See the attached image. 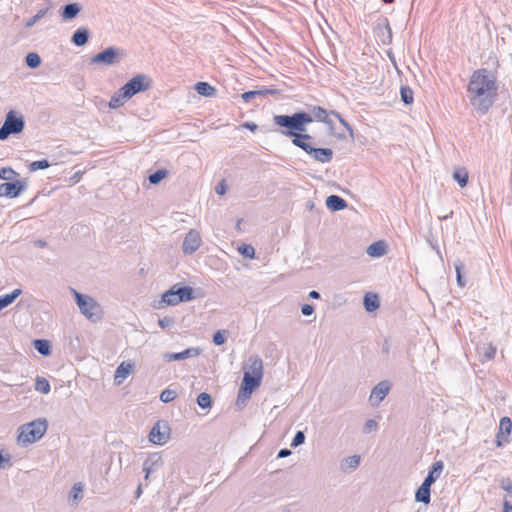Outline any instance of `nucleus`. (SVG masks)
I'll list each match as a JSON object with an SVG mask.
<instances>
[{"label":"nucleus","instance_id":"f257e3e1","mask_svg":"<svg viewBox=\"0 0 512 512\" xmlns=\"http://www.w3.org/2000/svg\"><path fill=\"white\" fill-rule=\"evenodd\" d=\"M497 84L493 75L486 69L473 72L467 87L468 98L478 114H485L491 108L497 94Z\"/></svg>","mask_w":512,"mask_h":512},{"label":"nucleus","instance_id":"f03ea898","mask_svg":"<svg viewBox=\"0 0 512 512\" xmlns=\"http://www.w3.org/2000/svg\"><path fill=\"white\" fill-rule=\"evenodd\" d=\"M313 122L309 113L295 112L292 115H274L273 123L278 127L279 134L291 138L292 144L306 151L313 140V136L307 133V125Z\"/></svg>","mask_w":512,"mask_h":512},{"label":"nucleus","instance_id":"7ed1b4c3","mask_svg":"<svg viewBox=\"0 0 512 512\" xmlns=\"http://www.w3.org/2000/svg\"><path fill=\"white\" fill-rule=\"evenodd\" d=\"M48 428L47 420L38 418L19 428L18 442L22 445L34 443L41 439Z\"/></svg>","mask_w":512,"mask_h":512},{"label":"nucleus","instance_id":"20e7f679","mask_svg":"<svg viewBox=\"0 0 512 512\" xmlns=\"http://www.w3.org/2000/svg\"><path fill=\"white\" fill-rule=\"evenodd\" d=\"M195 298L194 290L190 286L174 285L171 289L162 294L161 304L175 306L181 302H188Z\"/></svg>","mask_w":512,"mask_h":512},{"label":"nucleus","instance_id":"39448f33","mask_svg":"<svg viewBox=\"0 0 512 512\" xmlns=\"http://www.w3.org/2000/svg\"><path fill=\"white\" fill-rule=\"evenodd\" d=\"M25 127L24 117L14 110H10L0 128V140H6L11 134H19Z\"/></svg>","mask_w":512,"mask_h":512},{"label":"nucleus","instance_id":"423d86ee","mask_svg":"<svg viewBox=\"0 0 512 512\" xmlns=\"http://www.w3.org/2000/svg\"><path fill=\"white\" fill-rule=\"evenodd\" d=\"M151 87V80L145 74H138L132 77L127 83L121 87L122 96L126 99L132 98L140 92H144Z\"/></svg>","mask_w":512,"mask_h":512},{"label":"nucleus","instance_id":"0eeeda50","mask_svg":"<svg viewBox=\"0 0 512 512\" xmlns=\"http://www.w3.org/2000/svg\"><path fill=\"white\" fill-rule=\"evenodd\" d=\"M122 52L113 46L106 48L105 50L95 54L91 58V62L95 64H103L106 66H112L118 64L122 58Z\"/></svg>","mask_w":512,"mask_h":512},{"label":"nucleus","instance_id":"6e6552de","mask_svg":"<svg viewBox=\"0 0 512 512\" xmlns=\"http://www.w3.org/2000/svg\"><path fill=\"white\" fill-rule=\"evenodd\" d=\"M76 303L83 315H85L89 319H93L96 316V310H98L99 306L95 302V300L87 295H83L74 290Z\"/></svg>","mask_w":512,"mask_h":512},{"label":"nucleus","instance_id":"1a4fd4ad","mask_svg":"<svg viewBox=\"0 0 512 512\" xmlns=\"http://www.w3.org/2000/svg\"><path fill=\"white\" fill-rule=\"evenodd\" d=\"M170 438V428L164 421H158L149 433V440L156 445H164Z\"/></svg>","mask_w":512,"mask_h":512},{"label":"nucleus","instance_id":"9d476101","mask_svg":"<svg viewBox=\"0 0 512 512\" xmlns=\"http://www.w3.org/2000/svg\"><path fill=\"white\" fill-rule=\"evenodd\" d=\"M4 197L16 198L21 195L28 187L27 179L15 180L2 183Z\"/></svg>","mask_w":512,"mask_h":512},{"label":"nucleus","instance_id":"9b49d317","mask_svg":"<svg viewBox=\"0 0 512 512\" xmlns=\"http://www.w3.org/2000/svg\"><path fill=\"white\" fill-rule=\"evenodd\" d=\"M390 384L388 381H381L371 391L369 402L372 407H377L384 400L390 391Z\"/></svg>","mask_w":512,"mask_h":512},{"label":"nucleus","instance_id":"f8f14e48","mask_svg":"<svg viewBox=\"0 0 512 512\" xmlns=\"http://www.w3.org/2000/svg\"><path fill=\"white\" fill-rule=\"evenodd\" d=\"M201 244L200 234L196 230H190L183 241L182 249L185 254H193Z\"/></svg>","mask_w":512,"mask_h":512},{"label":"nucleus","instance_id":"ddd939ff","mask_svg":"<svg viewBox=\"0 0 512 512\" xmlns=\"http://www.w3.org/2000/svg\"><path fill=\"white\" fill-rule=\"evenodd\" d=\"M244 373H249L252 376L263 377V362L257 355L249 357L247 364L243 367Z\"/></svg>","mask_w":512,"mask_h":512},{"label":"nucleus","instance_id":"4468645a","mask_svg":"<svg viewBox=\"0 0 512 512\" xmlns=\"http://www.w3.org/2000/svg\"><path fill=\"white\" fill-rule=\"evenodd\" d=\"M305 152L320 163H328L333 158V150L330 148H315L311 145Z\"/></svg>","mask_w":512,"mask_h":512},{"label":"nucleus","instance_id":"2eb2a0df","mask_svg":"<svg viewBox=\"0 0 512 512\" xmlns=\"http://www.w3.org/2000/svg\"><path fill=\"white\" fill-rule=\"evenodd\" d=\"M200 353H201V349L200 348L191 347V348L185 349L182 352L165 353L163 355V358L167 362H170V361H180V360H184V359H187V358L197 357V356L200 355Z\"/></svg>","mask_w":512,"mask_h":512},{"label":"nucleus","instance_id":"dca6fc26","mask_svg":"<svg viewBox=\"0 0 512 512\" xmlns=\"http://www.w3.org/2000/svg\"><path fill=\"white\" fill-rule=\"evenodd\" d=\"M512 430V421L509 417H502L499 423V431L496 435L497 446H502L503 442L508 441V436Z\"/></svg>","mask_w":512,"mask_h":512},{"label":"nucleus","instance_id":"f3484780","mask_svg":"<svg viewBox=\"0 0 512 512\" xmlns=\"http://www.w3.org/2000/svg\"><path fill=\"white\" fill-rule=\"evenodd\" d=\"M360 456L359 455H353L344 458L340 463V469L344 473H351L354 470H356L360 464Z\"/></svg>","mask_w":512,"mask_h":512},{"label":"nucleus","instance_id":"a211bd4d","mask_svg":"<svg viewBox=\"0 0 512 512\" xmlns=\"http://www.w3.org/2000/svg\"><path fill=\"white\" fill-rule=\"evenodd\" d=\"M443 468L444 464L442 461L433 463L423 482L431 486L440 477Z\"/></svg>","mask_w":512,"mask_h":512},{"label":"nucleus","instance_id":"6ab92c4d","mask_svg":"<svg viewBox=\"0 0 512 512\" xmlns=\"http://www.w3.org/2000/svg\"><path fill=\"white\" fill-rule=\"evenodd\" d=\"M82 7L79 3H69L62 7L61 17L63 20L74 19L81 11Z\"/></svg>","mask_w":512,"mask_h":512},{"label":"nucleus","instance_id":"aec40b11","mask_svg":"<svg viewBox=\"0 0 512 512\" xmlns=\"http://www.w3.org/2000/svg\"><path fill=\"white\" fill-rule=\"evenodd\" d=\"M277 92L276 89L271 88H261L258 90H251L242 93L241 98L244 102L249 103L252 99L257 96H266V95H274Z\"/></svg>","mask_w":512,"mask_h":512},{"label":"nucleus","instance_id":"412c9836","mask_svg":"<svg viewBox=\"0 0 512 512\" xmlns=\"http://www.w3.org/2000/svg\"><path fill=\"white\" fill-rule=\"evenodd\" d=\"M326 206L331 211H340L347 207V202L338 195H330L326 198Z\"/></svg>","mask_w":512,"mask_h":512},{"label":"nucleus","instance_id":"4be33fe9","mask_svg":"<svg viewBox=\"0 0 512 512\" xmlns=\"http://www.w3.org/2000/svg\"><path fill=\"white\" fill-rule=\"evenodd\" d=\"M89 39V30L85 27L78 28L72 35L71 42L77 46H84Z\"/></svg>","mask_w":512,"mask_h":512},{"label":"nucleus","instance_id":"5701e85b","mask_svg":"<svg viewBox=\"0 0 512 512\" xmlns=\"http://www.w3.org/2000/svg\"><path fill=\"white\" fill-rule=\"evenodd\" d=\"M134 365L129 362H122L116 369L114 378L121 383L122 380L126 379L133 371Z\"/></svg>","mask_w":512,"mask_h":512},{"label":"nucleus","instance_id":"b1692460","mask_svg":"<svg viewBox=\"0 0 512 512\" xmlns=\"http://www.w3.org/2000/svg\"><path fill=\"white\" fill-rule=\"evenodd\" d=\"M415 500L420 503L429 504L431 500V486L422 482L415 493Z\"/></svg>","mask_w":512,"mask_h":512},{"label":"nucleus","instance_id":"393cba45","mask_svg":"<svg viewBox=\"0 0 512 512\" xmlns=\"http://www.w3.org/2000/svg\"><path fill=\"white\" fill-rule=\"evenodd\" d=\"M309 114L317 121L324 122L328 125L332 124V121L328 118L330 112L320 106H314Z\"/></svg>","mask_w":512,"mask_h":512},{"label":"nucleus","instance_id":"a878e982","mask_svg":"<svg viewBox=\"0 0 512 512\" xmlns=\"http://www.w3.org/2000/svg\"><path fill=\"white\" fill-rule=\"evenodd\" d=\"M261 380L262 378L252 376L249 373H244L241 385L243 386V389L254 391L260 386Z\"/></svg>","mask_w":512,"mask_h":512},{"label":"nucleus","instance_id":"bb28decb","mask_svg":"<svg viewBox=\"0 0 512 512\" xmlns=\"http://www.w3.org/2000/svg\"><path fill=\"white\" fill-rule=\"evenodd\" d=\"M33 347L42 356H49L51 354V344L46 339L34 340Z\"/></svg>","mask_w":512,"mask_h":512},{"label":"nucleus","instance_id":"cd10ccee","mask_svg":"<svg viewBox=\"0 0 512 512\" xmlns=\"http://www.w3.org/2000/svg\"><path fill=\"white\" fill-rule=\"evenodd\" d=\"M378 35L383 44H389L392 41V31L387 19L384 20L383 26H378Z\"/></svg>","mask_w":512,"mask_h":512},{"label":"nucleus","instance_id":"c85d7f7f","mask_svg":"<svg viewBox=\"0 0 512 512\" xmlns=\"http://www.w3.org/2000/svg\"><path fill=\"white\" fill-rule=\"evenodd\" d=\"M22 290L17 288L14 289L11 293L0 296V311L10 304H12L18 296H20Z\"/></svg>","mask_w":512,"mask_h":512},{"label":"nucleus","instance_id":"c756f323","mask_svg":"<svg viewBox=\"0 0 512 512\" xmlns=\"http://www.w3.org/2000/svg\"><path fill=\"white\" fill-rule=\"evenodd\" d=\"M386 253V246L384 242H374L367 248V254L371 257H381Z\"/></svg>","mask_w":512,"mask_h":512},{"label":"nucleus","instance_id":"7c9ffc66","mask_svg":"<svg viewBox=\"0 0 512 512\" xmlns=\"http://www.w3.org/2000/svg\"><path fill=\"white\" fill-rule=\"evenodd\" d=\"M363 303H364V308L366 309L367 312L375 311L380 305L378 296L376 294H370V293H367L364 296Z\"/></svg>","mask_w":512,"mask_h":512},{"label":"nucleus","instance_id":"2f4dec72","mask_svg":"<svg viewBox=\"0 0 512 512\" xmlns=\"http://www.w3.org/2000/svg\"><path fill=\"white\" fill-rule=\"evenodd\" d=\"M196 92L205 97L214 96L216 93V89L211 86L208 82H198L195 85Z\"/></svg>","mask_w":512,"mask_h":512},{"label":"nucleus","instance_id":"473e14b6","mask_svg":"<svg viewBox=\"0 0 512 512\" xmlns=\"http://www.w3.org/2000/svg\"><path fill=\"white\" fill-rule=\"evenodd\" d=\"M453 179L463 188L468 183V172L465 169H456L453 172Z\"/></svg>","mask_w":512,"mask_h":512},{"label":"nucleus","instance_id":"72a5a7b5","mask_svg":"<svg viewBox=\"0 0 512 512\" xmlns=\"http://www.w3.org/2000/svg\"><path fill=\"white\" fill-rule=\"evenodd\" d=\"M126 100H127L126 97L122 96V92H121V88H120L111 97L108 105H109L110 108L116 109V108L121 107Z\"/></svg>","mask_w":512,"mask_h":512},{"label":"nucleus","instance_id":"f704fd0d","mask_svg":"<svg viewBox=\"0 0 512 512\" xmlns=\"http://www.w3.org/2000/svg\"><path fill=\"white\" fill-rule=\"evenodd\" d=\"M50 383L44 377H37L35 382V390L41 392L43 394H48L50 392Z\"/></svg>","mask_w":512,"mask_h":512},{"label":"nucleus","instance_id":"c9c22d12","mask_svg":"<svg viewBox=\"0 0 512 512\" xmlns=\"http://www.w3.org/2000/svg\"><path fill=\"white\" fill-rule=\"evenodd\" d=\"M25 63L29 68H38L41 64L40 56L35 52H30L25 57Z\"/></svg>","mask_w":512,"mask_h":512},{"label":"nucleus","instance_id":"e433bc0d","mask_svg":"<svg viewBox=\"0 0 512 512\" xmlns=\"http://www.w3.org/2000/svg\"><path fill=\"white\" fill-rule=\"evenodd\" d=\"M479 353L484 360H492L496 354V347L491 344L484 345L479 349Z\"/></svg>","mask_w":512,"mask_h":512},{"label":"nucleus","instance_id":"4c0bfd02","mask_svg":"<svg viewBox=\"0 0 512 512\" xmlns=\"http://www.w3.org/2000/svg\"><path fill=\"white\" fill-rule=\"evenodd\" d=\"M197 404L199 405V407H201L202 409H208L211 407L212 405V398L210 396V394L206 393V392H202L200 393L198 396H197Z\"/></svg>","mask_w":512,"mask_h":512},{"label":"nucleus","instance_id":"58836bf2","mask_svg":"<svg viewBox=\"0 0 512 512\" xmlns=\"http://www.w3.org/2000/svg\"><path fill=\"white\" fill-rule=\"evenodd\" d=\"M83 497V485L82 483H75L70 491L69 498L74 502L82 499Z\"/></svg>","mask_w":512,"mask_h":512},{"label":"nucleus","instance_id":"ea45409f","mask_svg":"<svg viewBox=\"0 0 512 512\" xmlns=\"http://www.w3.org/2000/svg\"><path fill=\"white\" fill-rule=\"evenodd\" d=\"M168 172L165 169H159L154 173L150 174L148 180L151 184L157 185L167 176Z\"/></svg>","mask_w":512,"mask_h":512},{"label":"nucleus","instance_id":"a19ab883","mask_svg":"<svg viewBox=\"0 0 512 512\" xmlns=\"http://www.w3.org/2000/svg\"><path fill=\"white\" fill-rule=\"evenodd\" d=\"M401 100L406 104L413 102V90L408 86H402L400 89Z\"/></svg>","mask_w":512,"mask_h":512},{"label":"nucleus","instance_id":"79ce46f5","mask_svg":"<svg viewBox=\"0 0 512 512\" xmlns=\"http://www.w3.org/2000/svg\"><path fill=\"white\" fill-rule=\"evenodd\" d=\"M19 174L10 167H4L0 170V179L12 181L14 180Z\"/></svg>","mask_w":512,"mask_h":512},{"label":"nucleus","instance_id":"37998d69","mask_svg":"<svg viewBox=\"0 0 512 512\" xmlns=\"http://www.w3.org/2000/svg\"><path fill=\"white\" fill-rule=\"evenodd\" d=\"M50 165V162L46 159L33 161L32 163L29 164V171L35 172L38 170H43L50 167Z\"/></svg>","mask_w":512,"mask_h":512},{"label":"nucleus","instance_id":"c03bdc74","mask_svg":"<svg viewBox=\"0 0 512 512\" xmlns=\"http://www.w3.org/2000/svg\"><path fill=\"white\" fill-rule=\"evenodd\" d=\"M177 396V393L175 390L166 388L160 393V400L163 403H169L173 401Z\"/></svg>","mask_w":512,"mask_h":512},{"label":"nucleus","instance_id":"a18cd8bd","mask_svg":"<svg viewBox=\"0 0 512 512\" xmlns=\"http://www.w3.org/2000/svg\"><path fill=\"white\" fill-rule=\"evenodd\" d=\"M47 13V9H40L33 17H31L25 24L26 28L34 26L41 18Z\"/></svg>","mask_w":512,"mask_h":512},{"label":"nucleus","instance_id":"49530a36","mask_svg":"<svg viewBox=\"0 0 512 512\" xmlns=\"http://www.w3.org/2000/svg\"><path fill=\"white\" fill-rule=\"evenodd\" d=\"M238 250L246 258L252 259L255 256V249L251 245L243 244Z\"/></svg>","mask_w":512,"mask_h":512},{"label":"nucleus","instance_id":"de8ad7c7","mask_svg":"<svg viewBox=\"0 0 512 512\" xmlns=\"http://www.w3.org/2000/svg\"><path fill=\"white\" fill-rule=\"evenodd\" d=\"M304 442H305V434H304V432L303 431H297L296 434L294 435L293 439H292L291 447L296 448V447L302 445Z\"/></svg>","mask_w":512,"mask_h":512},{"label":"nucleus","instance_id":"09e8293b","mask_svg":"<svg viewBox=\"0 0 512 512\" xmlns=\"http://www.w3.org/2000/svg\"><path fill=\"white\" fill-rule=\"evenodd\" d=\"M225 334H226V330H218L214 335H213V343L217 346H220L222 344L225 343L226 341V337H225Z\"/></svg>","mask_w":512,"mask_h":512},{"label":"nucleus","instance_id":"8fccbe9b","mask_svg":"<svg viewBox=\"0 0 512 512\" xmlns=\"http://www.w3.org/2000/svg\"><path fill=\"white\" fill-rule=\"evenodd\" d=\"M330 114L334 115L339 120V122L345 127V129L350 133V135H353L352 126L341 116L340 113L332 110L330 111Z\"/></svg>","mask_w":512,"mask_h":512},{"label":"nucleus","instance_id":"3c124183","mask_svg":"<svg viewBox=\"0 0 512 512\" xmlns=\"http://www.w3.org/2000/svg\"><path fill=\"white\" fill-rule=\"evenodd\" d=\"M462 268H463V264L460 261H457L455 263V270H456V276H457V284L460 287H464L465 286V281L463 280V277H462V274H461Z\"/></svg>","mask_w":512,"mask_h":512},{"label":"nucleus","instance_id":"603ef678","mask_svg":"<svg viewBox=\"0 0 512 512\" xmlns=\"http://www.w3.org/2000/svg\"><path fill=\"white\" fill-rule=\"evenodd\" d=\"M377 422L373 419H369L366 421L364 427H363V432L365 434H368L370 433L372 430H375L377 428Z\"/></svg>","mask_w":512,"mask_h":512},{"label":"nucleus","instance_id":"864d4df0","mask_svg":"<svg viewBox=\"0 0 512 512\" xmlns=\"http://www.w3.org/2000/svg\"><path fill=\"white\" fill-rule=\"evenodd\" d=\"M11 464V458L9 455H3L0 451V469L6 468V466L10 467Z\"/></svg>","mask_w":512,"mask_h":512},{"label":"nucleus","instance_id":"5fc2aeb1","mask_svg":"<svg viewBox=\"0 0 512 512\" xmlns=\"http://www.w3.org/2000/svg\"><path fill=\"white\" fill-rule=\"evenodd\" d=\"M501 488L508 492L512 500V482L510 479H503L501 482Z\"/></svg>","mask_w":512,"mask_h":512},{"label":"nucleus","instance_id":"6e6d98bb","mask_svg":"<svg viewBox=\"0 0 512 512\" xmlns=\"http://www.w3.org/2000/svg\"><path fill=\"white\" fill-rule=\"evenodd\" d=\"M227 191V184L226 181L223 179L221 180L215 187V192L218 195H224Z\"/></svg>","mask_w":512,"mask_h":512},{"label":"nucleus","instance_id":"4d7b16f0","mask_svg":"<svg viewBox=\"0 0 512 512\" xmlns=\"http://www.w3.org/2000/svg\"><path fill=\"white\" fill-rule=\"evenodd\" d=\"M172 323L173 320L170 317H163L158 320V324L162 329L169 327Z\"/></svg>","mask_w":512,"mask_h":512},{"label":"nucleus","instance_id":"13d9d810","mask_svg":"<svg viewBox=\"0 0 512 512\" xmlns=\"http://www.w3.org/2000/svg\"><path fill=\"white\" fill-rule=\"evenodd\" d=\"M301 312L304 316H310L313 314L314 312V307L310 304H304L302 307H301Z\"/></svg>","mask_w":512,"mask_h":512},{"label":"nucleus","instance_id":"bf43d9fd","mask_svg":"<svg viewBox=\"0 0 512 512\" xmlns=\"http://www.w3.org/2000/svg\"><path fill=\"white\" fill-rule=\"evenodd\" d=\"M252 392L253 391H250V390H247V389H243V386L241 385L240 390H239L238 398L243 397V398L249 399L251 397Z\"/></svg>","mask_w":512,"mask_h":512},{"label":"nucleus","instance_id":"052dcab7","mask_svg":"<svg viewBox=\"0 0 512 512\" xmlns=\"http://www.w3.org/2000/svg\"><path fill=\"white\" fill-rule=\"evenodd\" d=\"M503 512H512V500H504Z\"/></svg>","mask_w":512,"mask_h":512},{"label":"nucleus","instance_id":"680f3d73","mask_svg":"<svg viewBox=\"0 0 512 512\" xmlns=\"http://www.w3.org/2000/svg\"><path fill=\"white\" fill-rule=\"evenodd\" d=\"M289 455H291V451L287 448H283L279 450L277 458H285L288 457Z\"/></svg>","mask_w":512,"mask_h":512},{"label":"nucleus","instance_id":"e2e57ef3","mask_svg":"<svg viewBox=\"0 0 512 512\" xmlns=\"http://www.w3.org/2000/svg\"><path fill=\"white\" fill-rule=\"evenodd\" d=\"M243 127H244V128H247V129H249L250 131H253V132H254V131H256V130H257L258 125H257V124H255L254 122H245V123L243 124Z\"/></svg>","mask_w":512,"mask_h":512},{"label":"nucleus","instance_id":"0e129e2a","mask_svg":"<svg viewBox=\"0 0 512 512\" xmlns=\"http://www.w3.org/2000/svg\"><path fill=\"white\" fill-rule=\"evenodd\" d=\"M33 243L38 248H44L47 246V242L43 239H37Z\"/></svg>","mask_w":512,"mask_h":512},{"label":"nucleus","instance_id":"69168bd1","mask_svg":"<svg viewBox=\"0 0 512 512\" xmlns=\"http://www.w3.org/2000/svg\"><path fill=\"white\" fill-rule=\"evenodd\" d=\"M143 470L145 471L146 475H145V478H148L150 472H151V467L148 465V461H145L144 464H143Z\"/></svg>","mask_w":512,"mask_h":512},{"label":"nucleus","instance_id":"338daca9","mask_svg":"<svg viewBox=\"0 0 512 512\" xmlns=\"http://www.w3.org/2000/svg\"><path fill=\"white\" fill-rule=\"evenodd\" d=\"M309 298H312V299H319L321 296H320V293L316 290H312L309 292Z\"/></svg>","mask_w":512,"mask_h":512},{"label":"nucleus","instance_id":"774afa93","mask_svg":"<svg viewBox=\"0 0 512 512\" xmlns=\"http://www.w3.org/2000/svg\"><path fill=\"white\" fill-rule=\"evenodd\" d=\"M142 494V486L141 484L138 485L137 489H136V498H139Z\"/></svg>","mask_w":512,"mask_h":512}]
</instances>
